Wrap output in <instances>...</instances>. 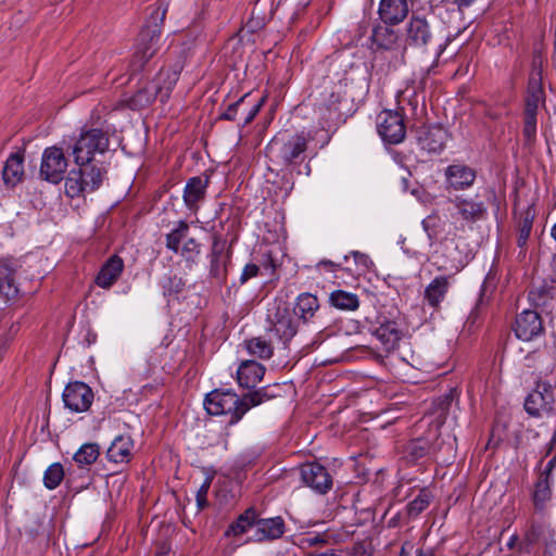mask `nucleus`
Segmentation results:
<instances>
[{
  "instance_id": "nucleus-2",
  "label": "nucleus",
  "mask_w": 556,
  "mask_h": 556,
  "mask_svg": "<svg viewBox=\"0 0 556 556\" xmlns=\"http://www.w3.org/2000/svg\"><path fill=\"white\" fill-rule=\"evenodd\" d=\"M308 140L303 134H280L266 147L267 156L281 166H290L304 161Z\"/></svg>"
},
{
  "instance_id": "nucleus-3",
  "label": "nucleus",
  "mask_w": 556,
  "mask_h": 556,
  "mask_svg": "<svg viewBox=\"0 0 556 556\" xmlns=\"http://www.w3.org/2000/svg\"><path fill=\"white\" fill-rule=\"evenodd\" d=\"M165 14L166 9L162 5L152 8L150 17L141 29L136 45L135 60L139 66H143L157 52Z\"/></svg>"
},
{
  "instance_id": "nucleus-20",
  "label": "nucleus",
  "mask_w": 556,
  "mask_h": 556,
  "mask_svg": "<svg viewBox=\"0 0 556 556\" xmlns=\"http://www.w3.org/2000/svg\"><path fill=\"white\" fill-rule=\"evenodd\" d=\"M379 326L374 330V336L382 343L387 351L394 350L402 337V331L395 320L386 317L379 319Z\"/></svg>"
},
{
  "instance_id": "nucleus-43",
  "label": "nucleus",
  "mask_w": 556,
  "mask_h": 556,
  "mask_svg": "<svg viewBox=\"0 0 556 556\" xmlns=\"http://www.w3.org/2000/svg\"><path fill=\"white\" fill-rule=\"evenodd\" d=\"M249 94L242 96L239 100L228 105L226 111L220 115L222 119L226 121H235L238 112L240 109H242L247 104V99Z\"/></svg>"
},
{
  "instance_id": "nucleus-15",
  "label": "nucleus",
  "mask_w": 556,
  "mask_h": 556,
  "mask_svg": "<svg viewBox=\"0 0 556 556\" xmlns=\"http://www.w3.org/2000/svg\"><path fill=\"white\" fill-rule=\"evenodd\" d=\"M541 316L532 309H525L517 315L514 331L518 339L530 341L543 332Z\"/></svg>"
},
{
  "instance_id": "nucleus-51",
  "label": "nucleus",
  "mask_w": 556,
  "mask_h": 556,
  "mask_svg": "<svg viewBox=\"0 0 556 556\" xmlns=\"http://www.w3.org/2000/svg\"><path fill=\"white\" fill-rule=\"evenodd\" d=\"M523 136L528 143H532L536 136V126L523 125Z\"/></svg>"
},
{
  "instance_id": "nucleus-10",
  "label": "nucleus",
  "mask_w": 556,
  "mask_h": 556,
  "mask_svg": "<svg viewBox=\"0 0 556 556\" xmlns=\"http://www.w3.org/2000/svg\"><path fill=\"white\" fill-rule=\"evenodd\" d=\"M454 205L455 213L453 217L460 220L463 224L472 225L485 218L488 214L486 205L483 201L476 198H468L465 195H456L450 199Z\"/></svg>"
},
{
  "instance_id": "nucleus-14",
  "label": "nucleus",
  "mask_w": 556,
  "mask_h": 556,
  "mask_svg": "<svg viewBox=\"0 0 556 556\" xmlns=\"http://www.w3.org/2000/svg\"><path fill=\"white\" fill-rule=\"evenodd\" d=\"M302 481L319 494H326L332 488V477L328 470L318 463H308L301 466Z\"/></svg>"
},
{
  "instance_id": "nucleus-56",
  "label": "nucleus",
  "mask_w": 556,
  "mask_h": 556,
  "mask_svg": "<svg viewBox=\"0 0 556 556\" xmlns=\"http://www.w3.org/2000/svg\"><path fill=\"white\" fill-rule=\"evenodd\" d=\"M263 267L265 270L273 273L275 270L276 264L270 255H267V261L263 263Z\"/></svg>"
},
{
  "instance_id": "nucleus-45",
  "label": "nucleus",
  "mask_w": 556,
  "mask_h": 556,
  "mask_svg": "<svg viewBox=\"0 0 556 556\" xmlns=\"http://www.w3.org/2000/svg\"><path fill=\"white\" fill-rule=\"evenodd\" d=\"M211 482H212V479L206 478L204 480V482L202 483V485L197 491V504L200 509H203L204 507L207 506L206 496H207V493H208V490L211 486Z\"/></svg>"
},
{
  "instance_id": "nucleus-37",
  "label": "nucleus",
  "mask_w": 556,
  "mask_h": 556,
  "mask_svg": "<svg viewBox=\"0 0 556 556\" xmlns=\"http://www.w3.org/2000/svg\"><path fill=\"white\" fill-rule=\"evenodd\" d=\"M20 293L16 279L11 271H0V294L8 301L14 300Z\"/></svg>"
},
{
  "instance_id": "nucleus-47",
  "label": "nucleus",
  "mask_w": 556,
  "mask_h": 556,
  "mask_svg": "<svg viewBox=\"0 0 556 556\" xmlns=\"http://www.w3.org/2000/svg\"><path fill=\"white\" fill-rule=\"evenodd\" d=\"M263 103H264V99H261L257 103H254V104L250 105L245 110L247 114H245V116L243 118V122H242V125H241L242 127H245L247 125H249L255 118V116L260 112V109L263 105Z\"/></svg>"
},
{
  "instance_id": "nucleus-22",
  "label": "nucleus",
  "mask_w": 556,
  "mask_h": 556,
  "mask_svg": "<svg viewBox=\"0 0 556 556\" xmlns=\"http://www.w3.org/2000/svg\"><path fill=\"white\" fill-rule=\"evenodd\" d=\"M124 269L123 260L117 256H111L101 267L96 277V283L100 288L109 289L119 278Z\"/></svg>"
},
{
  "instance_id": "nucleus-8",
  "label": "nucleus",
  "mask_w": 556,
  "mask_h": 556,
  "mask_svg": "<svg viewBox=\"0 0 556 556\" xmlns=\"http://www.w3.org/2000/svg\"><path fill=\"white\" fill-rule=\"evenodd\" d=\"M67 166L63 150L55 146L49 147L42 153L39 175L49 182L59 184L64 178Z\"/></svg>"
},
{
  "instance_id": "nucleus-26",
  "label": "nucleus",
  "mask_w": 556,
  "mask_h": 556,
  "mask_svg": "<svg viewBox=\"0 0 556 556\" xmlns=\"http://www.w3.org/2000/svg\"><path fill=\"white\" fill-rule=\"evenodd\" d=\"M450 288V278L435 277L425 289L424 298L431 307H439Z\"/></svg>"
},
{
  "instance_id": "nucleus-38",
  "label": "nucleus",
  "mask_w": 556,
  "mask_h": 556,
  "mask_svg": "<svg viewBox=\"0 0 556 556\" xmlns=\"http://www.w3.org/2000/svg\"><path fill=\"white\" fill-rule=\"evenodd\" d=\"M533 226V215H531L530 211L526 212L525 216L519 220L517 228V245L521 249V252L525 255V249L527 247V242L530 238Z\"/></svg>"
},
{
  "instance_id": "nucleus-35",
  "label": "nucleus",
  "mask_w": 556,
  "mask_h": 556,
  "mask_svg": "<svg viewBox=\"0 0 556 556\" xmlns=\"http://www.w3.org/2000/svg\"><path fill=\"white\" fill-rule=\"evenodd\" d=\"M257 513L254 508H248L241 514L236 521H233L227 533L231 532L233 535H240L248 531L252 526L256 527Z\"/></svg>"
},
{
  "instance_id": "nucleus-25",
  "label": "nucleus",
  "mask_w": 556,
  "mask_h": 556,
  "mask_svg": "<svg viewBox=\"0 0 556 556\" xmlns=\"http://www.w3.org/2000/svg\"><path fill=\"white\" fill-rule=\"evenodd\" d=\"M446 139L447 132L440 126L429 127L418 138L421 149L431 153L441 152Z\"/></svg>"
},
{
  "instance_id": "nucleus-33",
  "label": "nucleus",
  "mask_w": 556,
  "mask_h": 556,
  "mask_svg": "<svg viewBox=\"0 0 556 556\" xmlns=\"http://www.w3.org/2000/svg\"><path fill=\"white\" fill-rule=\"evenodd\" d=\"M100 456V446L97 443H85L74 454L73 459L78 467L92 465Z\"/></svg>"
},
{
  "instance_id": "nucleus-5",
  "label": "nucleus",
  "mask_w": 556,
  "mask_h": 556,
  "mask_svg": "<svg viewBox=\"0 0 556 556\" xmlns=\"http://www.w3.org/2000/svg\"><path fill=\"white\" fill-rule=\"evenodd\" d=\"M110 139L105 131L99 128L83 130L71 147L74 162L77 165L91 163L97 154H104L109 150Z\"/></svg>"
},
{
  "instance_id": "nucleus-11",
  "label": "nucleus",
  "mask_w": 556,
  "mask_h": 556,
  "mask_svg": "<svg viewBox=\"0 0 556 556\" xmlns=\"http://www.w3.org/2000/svg\"><path fill=\"white\" fill-rule=\"evenodd\" d=\"M93 391L83 381L70 382L62 394L64 406L72 413L87 412L93 402Z\"/></svg>"
},
{
  "instance_id": "nucleus-49",
  "label": "nucleus",
  "mask_w": 556,
  "mask_h": 556,
  "mask_svg": "<svg viewBox=\"0 0 556 556\" xmlns=\"http://www.w3.org/2000/svg\"><path fill=\"white\" fill-rule=\"evenodd\" d=\"M538 79L540 85H543V62L542 60L534 59L532 62V70L529 79Z\"/></svg>"
},
{
  "instance_id": "nucleus-17",
  "label": "nucleus",
  "mask_w": 556,
  "mask_h": 556,
  "mask_svg": "<svg viewBox=\"0 0 556 556\" xmlns=\"http://www.w3.org/2000/svg\"><path fill=\"white\" fill-rule=\"evenodd\" d=\"M208 184V176H194L187 180L182 199L188 210L192 212L199 210V204L205 199Z\"/></svg>"
},
{
  "instance_id": "nucleus-44",
  "label": "nucleus",
  "mask_w": 556,
  "mask_h": 556,
  "mask_svg": "<svg viewBox=\"0 0 556 556\" xmlns=\"http://www.w3.org/2000/svg\"><path fill=\"white\" fill-rule=\"evenodd\" d=\"M200 244L194 239H188L181 249V255L187 260H191L200 254Z\"/></svg>"
},
{
  "instance_id": "nucleus-19",
  "label": "nucleus",
  "mask_w": 556,
  "mask_h": 556,
  "mask_svg": "<svg viewBox=\"0 0 556 556\" xmlns=\"http://www.w3.org/2000/svg\"><path fill=\"white\" fill-rule=\"evenodd\" d=\"M445 178L448 187L455 190H464L473 185L476 172L467 165L453 164L445 169Z\"/></svg>"
},
{
  "instance_id": "nucleus-40",
  "label": "nucleus",
  "mask_w": 556,
  "mask_h": 556,
  "mask_svg": "<svg viewBox=\"0 0 556 556\" xmlns=\"http://www.w3.org/2000/svg\"><path fill=\"white\" fill-rule=\"evenodd\" d=\"M64 479V468L61 463L51 464L43 473V484L49 490L58 488Z\"/></svg>"
},
{
  "instance_id": "nucleus-55",
  "label": "nucleus",
  "mask_w": 556,
  "mask_h": 556,
  "mask_svg": "<svg viewBox=\"0 0 556 556\" xmlns=\"http://www.w3.org/2000/svg\"><path fill=\"white\" fill-rule=\"evenodd\" d=\"M443 52V47L440 46V48L438 50H435L433 52V59H432V62L431 64L426 68V74H430V72L432 71L433 67H435L438 65V61H439V58L440 55L442 54Z\"/></svg>"
},
{
  "instance_id": "nucleus-6",
  "label": "nucleus",
  "mask_w": 556,
  "mask_h": 556,
  "mask_svg": "<svg viewBox=\"0 0 556 556\" xmlns=\"http://www.w3.org/2000/svg\"><path fill=\"white\" fill-rule=\"evenodd\" d=\"M182 67V64L177 62L172 68H162L154 80L146 89L138 92L137 97L139 100H142L143 97L147 96V102L156 98H160V101L163 103L166 102L178 81Z\"/></svg>"
},
{
  "instance_id": "nucleus-4",
  "label": "nucleus",
  "mask_w": 556,
  "mask_h": 556,
  "mask_svg": "<svg viewBox=\"0 0 556 556\" xmlns=\"http://www.w3.org/2000/svg\"><path fill=\"white\" fill-rule=\"evenodd\" d=\"M72 169L65 180V193L70 198H78L91 193L100 188L106 176V169L102 166L87 163Z\"/></svg>"
},
{
  "instance_id": "nucleus-30",
  "label": "nucleus",
  "mask_w": 556,
  "mask_h": 556,
  "mask_svg": "<svg viewBox=\"0 0 556 556\" xmlns=\"http://www.w3.org/2000/svg\"><path fill=\"white\" fill-rule=\"evenodd\" d=\"M387 25H378L372 29L370 38L377 49H391L397 40L396 33Z\"/></svg>"
},
{
  "instance_id": "nucleus-27",
  "label": "nucleus",
  "mask_w": 556,
  "mask_h": 556,
  "mask_svg": "<svg viewBox=\"0 0 556 556\" xmlns=\"http://www.w3.org/2000/svg\"><path fill=\"white\" fill-rule=\"evenodd\" d=\"M134 443L129 435H118L108 450V458L114 463H127L131 457Z\"/></svg>"
},
{
  "instance_id": "nucleus-23",
  "label": "nucleus",
  "mask_w": 556,
  "mask_h": 556,
  "mask_svg": "<svg viewBox=\"0 0 556 556\" xmlns=\"http://www.w3.org/2000/svg\"><path fill=\"white\" fill-rule=\"evenodd\" d=\"M265 367L255 361H244L237 370L238 383L247 389L254 388L264 377Z\"/></svg>"
},
{
  "instance_id": "nucleus-7",
  "label": "nucleus",
  "mask_w": 556,
  "mask_h": 556,
  "mask_svg": "<svg viewBox=\"0 0 556 556\" xmlns=\"http://www.w3.org/2000/svg\"><path fill=\"white\" fill-rule=\"evenodd\" d=\"M377 131L386 143L397 144L406 135L403 116L392 110H384L377 116Z\"/></svg>"
},
{
  "instance_id": "nucleus-50",
  "label": "nucleus",
  "mask_w": 556,
  "mask_h": 556,
  "mask_svg": "<svg viewBox=\"0 0 556 556\" xmlns=\"http://www.w3.org/2000/svg\"><path fill=\"white\" fill-rule=\"evenodd\" d=\"M351 254L353 255L355 263L359 265L363 269H367L371 264L370 258L361 252L353 251Z\"/></svg>"
},
{
  "instance_id": "nucleus-53",
  "label": "nucleus",
  "mask_w": 556,
  "mask_h": 556,
  "mask_svg": "<svg viewBox=\"0 0 556 556\" xmlns=\"http://www.w3.org/2000/svg\"><path fill=\"white\" fill-rule=\"evenodd\" d=\"M538 111L525 110V125L536 126Z\"/></svg>"
},
{
  "instance_id": "nucleus-9",
  "label": "nucleus",
  "mask_w": 556,
  "mask_h": 556,
  "mask_svg": "<svg viewBox=\"0 0 556 556\" xmlns=\"http://www.w3.org/2000/svg\"><path fill=\"white\" fill-rule=\"evenodd\" d=\"M555 394L552 386L547 382H538L525 400V409L532 417H541L553 410Z\"/></svg>"
},
{
  "instance_id": "nucleus-62",
  "label": "nucleus",
  "mask_w": 556,
  "mask_h": 556,
  "mask_svg": "<svg viewBox=\"0 0 556 556\" xmlns=\"http://www.w3.org/2000/svg\"><path fill=\"white\" fill-rule=\"evenodd\" d=\"M489 115H490V117H492V118H497V115H496V114H489Z\"/></svg>"
},
{
  "instance_id": "nucleus-29",
  "label": "nucleus",
  "mask_w": 556,
  "mask_h": 556,
  "mask_svg": "<svg viewBox=\"0 0 556 556\" xmlns=\"http://www.w3.org/2000/svg\"><path fill=\"white\" fill-rule=\"evenodd\" d=\"M552 484L553 478H545L539 476V479L534 484V490L532 494L533 504L536 510L544 509L546 503L551 500Z\"/></svg>"
},
{
  "instance_id": "nucleus-60",
  "label": "nucleus",
  "mask_w": 556,
  "mask_h": 556,
  "mask_svg": "<svg viewBox=\"0 0 556 556\" xmlns=\"http://www.w3.org/2000/svg\"><path fill=\"white\" fill-rule=\"evenodd\" d=\"M553 442H554V440L551 441V443H549V445H548V447L546 450L545 456L549 455V453L552 452V450H553Z\"/></svg>"
},
{
  "instance_id": "nucleus-16",
  "label": "nucleus",
  "mask_w": 556,
  "mask_h": 556,
  "mask_svg": "<svg viewBox=\"0 0 556 556\" xmlns=\"http://www.w3.org/2000/svg\"><path fill=\"white\" fill-rule=\"evenodd\" d=\"M210 274L218 281H224L227 274V263L230 261V251H226V241L214 235L211 251Z\"/></svg>"
},
{
  "instance_id": "nucleus-24",
  "label": "nucleus",
  "mask_w": 556,
  "mask_h": 556,
  "mask_svg": "<svg viewBox=\"0 0 556 556\" xmlns=\"http://www.w3.org/2000/svg\"><path fill=\"white\" fill-rule=\"evenodd\" d=\"M285 533V521L281 517L257 519L255 540L271 541L279 539Z\"/></svg>"
},
{
  "instance_id": "nucleus-31",
  "label": "nucleus",
  "mask_w": 556,
  "mask_h": 556,
  "mask_svg": "<svg viewBox=\"0 0 556 556\" xmlns=\"http://www.w3.org/2000/svg\"><path fill=\"white\" fill-rule=\"evenodd\" d=\"M545 103V92L543 85L533 78L528 80L527 94L525 100V110L538 111L541 104Z\"/></svg>"
},
{
  "instance_id": "nucleus-63",
  "label": "nucleus",
  "mask_w": 556,
  "mask_h": 556,
  "mask_svg": "<svg viewBox=\"0 0 556 556\" xmlns=\"http://www.w3.org/2000/svg\"><path fill=\"white\" fill-rule=\"evenodd\" d=\"M155 556H166V555L163 553H157Z\"/></svg>"
},
{
  "instance_id": "nucleus-36",
  "label": "nucleus",
  "mask_w": 556,
  "mask_h": 556,
  "mask_svg": "<svg viewBox=\"0 0 556 556\" xmlns=\"http://www.w3.org/2000/svg\"><path fill=\"white\" fill-rule=\"evenodd\" d=\"M433 500L432 493L428 489H422L418 495L407 504L406 510L409 518L418 517L426 510Z\"/></svg>"
},
{
  "instance_id": "nucleus-48",
  "label": "nucleus",
  "mask_w": 556,
  "mask_h": 556,
  "mask_svg": "<svg viewBox=\"0 0 556 556\" xmlns=\"http://www.w3.org/2000/svg\"><path fill=\"white\" fill-rule=\"evenodd\" d=\"M185 287L182 278L174 276L168 279L167 285H164V289L169 293H179Z\"/></svg>"
},
{
  "instance_id": "nucleus-12",
  "label": "nucleus",
  "mask_w": 556,
  "mask_h": 556,
  "mask_svg": "<svg viewBox=\"0 0 556 556\" xmlns=\"http://www.w3.org/2000/svg\"><path fill=\"white\" fill-rule=\"evenodd\" d=\"M434 40V33L425 17L412 16L406 26V43L408 47L428 51Z\"/></svg>"
},
{
  "instance_id": "nucleus-32",
  "label": "nucleus",
  "mask_w": 556,
  "mask_h": 556,
  "mask_svg": "<svg viewBox=\"0 0 556 556\" xmlns=\"http://www.w3.org/2000/svg\"><path fill=\"white\" fill-rule=\"evenodd\" d=\"M329 302L333 307L342 311H355L359 306L358 296L343 290L331 292Z\"/></svg>"
},
{
  "instance_id": "nucleus-58",
  "label": "nucleus",
  "mask_w": 556,
  "mask_h": 556,
  "mask_svg": "<svg viewBox=\"0 0 556 556\" xmlns=\"http://www.w3.org/2000/svg\"><path fill=\"white\" fill-rule=\"evenodd\" d=\"M459 9L469 7L473 0H455Z\"/></svg>"
},
{
  "instance_id": "nucleus-52",
  "label": "nucleus",
  "mask_w": 556,
  "mask_h": 556,
  "mask_svg": "<svg viewBox=\"0 0 556 556\" xmlns=\"http://www.w3.org/2000/svg\"><path fill=\"white\" fill-rule=\"evenodd\" d=\"M556 468V454L548 460L544 470L540 473V476L545 478H552V472Z\"/></svg>"
},
{
  "instance_id": "nucleus-54",
  "label": "nucleus",
  "mask_w": 556,
  "mask_h": 556,
  "mask_svg": "<svg viewBox=\"0 0 556 556\" xmlns=\"http://www.w3.org/2000/svg\"><path fill=\"white\" fill-rule=\"evenodd\" d=\"M400 556H413V555L407 551L406 546L404 545L402 547ZM414 556H433V553L431 551H422V549L418 548L415 551Z\"/></svg>"
},
{
  "instance_id": "nucleus-13",
  "label": "nucleus",
  "mask_w": 556,
  "mask_h": 556,
  "mask_svg": "<svg viewBox=\"0 0 556 556\" xmlns=\"http://www.w3.org/2000/svg\"><path fill=\"white\" fill-rule=\"evenodd\" d=\"M268 321L273 331L283 343H288L298 332V327L288 307L278 305L269 311Z\"/></svg>"
},
{
  "instance_id": "nucleus-1",
  "label": "nucleus",
  "mask_w": 556,
  "mask_h": 556,
  "mask_svg": "<svg viewBox=\"0 0 556 556\" xmlns=\"http://www.w3.org/2000/svg\"><path fill=\"white\" fill-rule=\"evenodd\" d=\"M274 397L275 395L270 394L267 388L256 389L241 397L230 390L215 389L206 394L204 408L210 415L227 416V424L232 426L238 424L252 407L258 406Z\"/></svg>"
},
{
  "instance_id": "nucleus-42",
  "label": "nucleus",
  "mask_w": 556,
  "mask_h": 556,
  "mask_svg": "<svg viewBox=\"0 0 556 556\" xmlns=\"http://www.w3.org/2000/svg\"><path fill=\"white\" fill-rule=\"evenodd\" d=\"M428 452H429V446H428L427 442L424 440H420V439L412 441L407 445V453L415 460L426 456L428 454Z\"/></svg>"
},
{
  "instance_id": "nucleus-61",
  "label": "nucleus",
  "mask_w": 556,
  "mask_h": 556,
  "mask_svg": "<svg viewBox=\"0 0 556 556\" xmlns=\"http://www.w3.org/2000/svg\"><path fill=\"white\" fill-rule=\"evenodd\" d=\"M551 235H552L553 239L556 241V224L553 226Z\"/></svg>"
},
{
  "instance_id": "nucleus-46",
  "label": "nucleus",
  "mask_w": 556,
  "mask_h": 556,
  "mask_svg": "<svg viewBox=\"0 0 556 556\" xmlns=\"http://www.w3.org/2000/svg\"><path fill=\"white\" fill-rule=\"evenodd\" d=\"M261 270V267L254 263H249L247 264L243 269H242V273L240 275V283L241 285H244L248 280H250L251 278H254L258 275Z\"/></svg>"
},
{
  "instance_id": "nucleus-18",
  "label": "nucleus",
  "mask_w": 556,
  "mask_h": 556,
  "mask_svg": "<svg viewBox=\"0 0 556 556\" xmlns=\"http://www.w3.org/2000/svg\"><path fill=\"white\" fill-rule=\"evenodd\" d=\"M318 309V299L311 293H302L296 298L293 313L304 325L318 324L317 328H321L323 324L319 323L317 315Z\"/></svg>"
},
{
  "instance_id": "nucleus-59",
  "label": "nucleus",
  "mask_w": 556,
  "mask_h": 556,
  "mask_svg": "<svg viewBox=\"0 0 556 556\" xmlns=\"http://www.w3.org/2000/svg\"><path fill=\"white\" fill-rule=\"evenodd\" d=\"M309 542H311V544L316 545V544H318V543H320V542H324V540H323V539H320V536H319V535H315V536H313V538H311V539H309Z\"/></svg>"
},
{
  "instance_id": "nucleus-34",
  "label": "nucleus",
  "mask_w": 556,
  "mask_h": 556,
  "mask_svg": "<svg viewBox=\"0 0 556 556\" xmlns=\"http://www.w3.org/2000/svg\"><path fill=\"white\" fill-rule=\"evenodd\" d=\"M245 348L251 355L262 359H268L274 354V346L271 342L263 339L262 337L252 338L245 341Z\"/></svg>"
},
{
  "instance_id": "nucleus-57",
  "label": "nucleus",
  "mask_w": 556,
  "mask_h": 556,
  "mask_svg": "<svg viewBox=\"0 0 556 556\" xmlns=\"http://www.w3.org/2000/svg\"><path fill=\"white\" fill-rule=\"evenodd\" d=\"M340 264H336L334 262L330 261V260H321L318 264H317V267H329V268H333V267H339Z\"/></svg>"
},
{
  "instance_id": "nucleus-21",
  "label": "nucleus",
  "mask_w": 556,
  "mask_h": 556,
  "mask_svg": "<svg viewBox=\"0 0 556 556\" xmlns=\"http://www.w3.org/2000/svg\"><path fill=\"white\" fill-rule=\"evenodd\" d=\"M378 13L384 24L396 25L408 13L407 2L406 0H381Z\"/></svg>"
},
{
  "instance_id": "nucleus-41",
  "label": "nucleus",
  "mask_w": 556,
  "mask_h": 556,
  "mask_svg": "<svg viewBox=\"0 0 556 556\" xmlns=\"http://www.w3.org/2000/svg\"><path fill=\"white\" fill-rule=\"evenodd\" d=\"M529 301L536 307L545 306L553 299L552 291L544 285L533 286L529 291Z\"/></svg>"
},
{
  "instance_id": "nucleus-28",
  "label": "nucleus",
  "mask_w": 556,
  "mask_h": 556,
  "mask_svg": "<svg viewBox=\"0 0 556 556\" xmlns=\"http://www.w3.org/2000/svg\"><path fill=\"white\" fill-rule=\"evenodd\" d=\"M23 161L24 157L21 153H13L9 156L2 170L3 180L7 185L13 187L22 180L24 175Z\"/></svg>"
},
{
  "instance_id": "nucleus-39",
  "label": "nucleus",
  "mask_w": 556,
  "mask_h": 556,
  "mask_svg": "<svg viewBox=\"0 0 556 556\" xmlns=\"http://www.w3.org/2000/svg\"><path fill=\"white\" fill-rule=\"evenodd\" d=\"M189 225L185 220L178 222V225L166 236V248L174 253L179 252L180 242L187 238Z\"/></svg>"
}]
</instances>
